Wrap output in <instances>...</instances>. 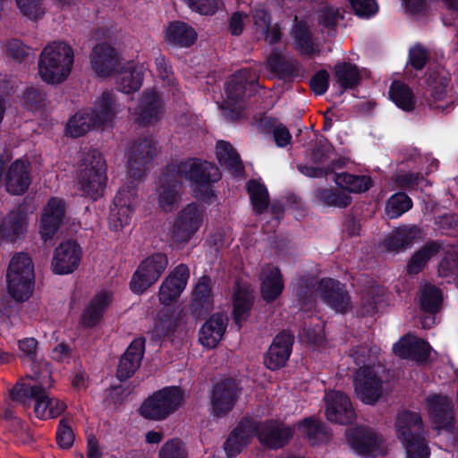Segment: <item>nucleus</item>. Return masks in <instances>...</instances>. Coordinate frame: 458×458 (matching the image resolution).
<instances>
[{
  "label": "nucleus",
  "instance_id": "f257e3e1",
  "mask_svg": "<svg viewBox=\"0 0 458 458\" xmlns=\"http://www.w3.org/2000/svg\"><path fill=\"white\" fill-rule=\"evenodd\" d=\"M184 177L196 185L195 196L205 200L212 190L211 182L221 178L219 169L208 161L189 159L179 165H170L158 178L157 189L160 208L170 212L177 208L180 201V179Z\"/></svg>",
  "mask_w": 458,
  "mask_h": 458
},
{
  "label": "nucleus",
  "instance_id": "f03ea898",
  "mask_svg": "<svg viewBox=\"0 0 458 458\" xmlns=\"http://www.w3.org/2000/svg\"><path fill=\"white\" fill-rule=\"evenodd\" d=\"M294 428L277 421L256 422L243 420L229 435L224 448L229 457H234L246 446L254 434L261 444L270 448L284 446L293 435Z\"/></svg>",
  "mask_w": 458,
  "mask_h": 458
},
{
  "label": "nucleus",
  "instance_id": "7ed1b4c3",
  "mask_svg": "<svg viewBox=\"0 0 458 458\" xmlns=\"http://www.w3.org/2000/svg\"><path fill=\"white\" fill-rule=\"evenodd\" d=\"M51 386L52 377L47 369L41 372L34 370L32 375L27 376L13 386L10 395L13 401L24 404L34 399L37 418L49 420L58 417L65 409L62 401L50 397L47 393Z\"/></svg>",
  "mask_w": 458,
  "mask_h": 458
},
{
  "label": "nucleus",
  "instance_id": "20e7f679",
  "mask_svg": "<svg viewBox=\"0 0 458 458\" xmlns=\"http://www.w3.org/2000/svg\"><path fill=\"white\" fill-rule=\"evenodd\" d=\"M120 111V106L112 91L103 92L89 109L78 111L66 124V132L77 138L93 129L109 127Z\"/></svg>",
  "mask_w": 458,
  "mask_h": 458
},
{
  "label": "nucleus",
  "instance_id": "39448f33",
  "mask_svg": "<svg viewBox=\"0 0 458 458\" xmlns=\"http://www.w3.org/2000/svg\"><path fill=\"white\" fill-rule=\"evenodd\" d=\"M379 348L369 349L360 346L351 357L358 367L354 377V389L357 397L366 404L376 403L383 395L384 389L381 380L374 370L378 362Z\"/></svg>",
  "mask_w": 458,
  "mask_h": 458
},
{
  "label": "nucleus",
  "instance_id": "423d86ee",
  "mask_svg": "<svg viewBox=\"0 0 458 458\" xmlns=\"http://www.w3.org/2000/svg\"><path fill=\"white\" fill-rule=\"evenodd\" d=\"M74 63V52L64 41H52L47 44L38 61L41 80L50 85H57L68 79Z\"/></svg>",
  "mask_w": 458,
  "mask_h": 458
},
{
  "label": "nucleus",
  "instance_id": "0eeeda50",
  "mask_svg": "<svg viewBox=\"0 0 458 458\" xmlns=\"http://www.w3.org/2000/svg\"><path fill=\"white\" fill-rule=\"evenodd\" d=\"M77 180L78 188L85 196L94 200L103 196L107 174L106 161L99 151L93 149L84 154Z\"/></svg>",
  "mask_w": 458,
  "mask_h": 458
},
{
  "label": "nucleus",
  "instance_id": "6e6552de",
  "mask_svg": "<svg viewBox=\"0 0 458 458\" xmlns=\"http://www.w3.org/2000/svg\"><path fill=\"white\" fill-rule=\"evenodd\" d=\"M6 285L10 296L16 301L29 300L35 287V269L32 259L26 253H16L10 260L6 272Z\"/></svg>",
  "mask_w": 458,
  "mask_h": 458
},
{
  "label": "nucleus",
  "instance_id": "1a4fd4ad",
  "mask_svg": "<svg viewBox=\"0 0 458 458\" xmlns=\"http://www.w3.org/2000/svg\"><path fill=\"white\" fill-rule=\"evenodd\" d=\"M184 401L183 392L177 386H167L153 393L140 406L145 419L160 421L174 413Z\"/></svg>",
  "mask_w": 458,
  "mask_h": 458
},
{
  "label": "nucleus",
  "instance_id": "9d476101",
  "mask_svg": "<svg viewBox=\"0 0 458 458\" xmlns=\"http://www.w3.org/2000/svg\"><path fill=\"white\" fill-rule=\"evenodd\" d=\"M139 204L140 199L134 182L123 184L114 199V208L111 209L108 219L110 229L119 232L128 225Z\"/></svg>",
  "mask_w": 458,
  "mask_h": 458
},
{
  "label": "nucleus",
  "instance_id": "9b49d317",
  "mask_svg": "<svg viewBox=\"0 0 458 458\" xmlns=\"http://www.w3.org/2000/svg\"><path fill=\"white\" fill-rule=\"evenodd\" d=\"M168 265L167 257L155 253L140 262L130 282L133 293L142 294L162 276Z\"/></svg>",
  "mask_w": 458,
  "mask_h": 458
},
{
  "label": "nucleus",
  "instance_id": "f8f14e48",
  "mask_svg": "<svg viewBox=\"0 0 458 458\" xmlns=\"http://www.w3.org/2000/svg\"><path fill=\"white\" fill-rule=\"evenodd\" d=\"M164 100L156 89L145 90L139 105L129 107L128 119L140 126H150L157 123L164 114Z\"/></svg>",
  "mask_w": 458,
  "mask_h": 458
},
{
  "label": "nucleus",
  "instance_id": "ddd939ff",
  "mask_svg": "<svg viewBox=\"0 0 458 458\" xmlns=\"http://www.w3.org/2000/svg\"><path fill=\"white\" fill-rule=\"evenodd\" d=\"M349 446L358 454L377 457L387 451V445L382 436L368 427L359 426L349 428L346 432Z\"/></svg>",
  "mask_w": 458,
  "mask_h": 458
},
{
  "label": "nucleus",
  "instance_id": "4468645a",
  "mask_svg": "<svg viewBox=\"0 0 458 458\" xmlns=\"http://www.w3.org/2000/svg\"><path fill=\"white\" fill-rule=\"evenodd\" d=\"M157 154L152 140L145 138L133 142L125 153L127 177L134 181L141 178Z\"/></svg>",
  "mask_w": 458,
  "mask_h": 458
},
{
  "label": "nucleus",
  "instance_id": "2eb2a0df",
  "mask_svg": "<svg viewBox=\"0 0 458 458\" xmlns=\"http://www.w3.org/2000/svg\"><path fill=\"white\" fill-rule=\"evenodd\" d=\"M204 208L195 203L187 205L175 220L171 238L174 243L183 246L191 241L203 224Z\"/></svg>",
  "mask_w": 458,
  "mask_h": 458
},
{
  "label": "nucleus",
  "instance_id": "dca6fc26",
  "mask_svg": "<svg viewBox=\"0 0 458 458\" xmlns=\"http://www.w3.org/2000/svg\"><path fill=\"white\" fill-rule=\"evenodd\" d=\"M327 419L335 423L347 424L355 417L350 398L343 392L329 390L324 396Z\"/></svg>",
  "mask_w": 458,
  "mask_h": 458
},
{
  "label": "nucleus",
  "instance_id": "f3484780",
  "mask_svg": "<svg viewBox=\"0 0 458 458\" xmlns=\"http://www.w3.org/2000/svg\"><path fill=\"white\" fill-rule=\"evenodd\" d=\"M190 277L189 267L184 264L175 267L163 281L158 291L159 301L170 305L184 291Z\"/></svg>",
  "mask_w": 458,
  "mask_h": 458
},
{
  "label": "nucleus",
  "instance_id": "a211bd4d",
  "mask_svg": "<svg viewBox=\"0 0 458 458\" xmlns=\"http://www.w3.org/2000/svg\"><path fill=\"white\" fill-rule=\"evenodd\" d=\"M81 259V247L73 241H66L55 248L51 267L55 274L68 275L79 267Z\"/></svg>",
  "mask_w": 458,
  "mask_h": 458
},
{
  "label": "nucleus",
  "instance_id": "6ab92c4d",
  "mask_svg": "<svg viewBox=\"0 0 458 458\" xmlns=\"http://www.w3.org/2000/svg\"><path fill=\"white\" fill-rule=\"evenodd\" d=\"M239 394V388L232 379L218 383L213 389L210 398V413L221 417L228 413L233 407Z\"/></svg>",
  "mask_w": 458,
  "mask_h": 458
},
{
  "label": "nucleus",
  "instance_id": "aec40b11",
  "mask_svg": "<svg viewBox=\"0 0 458 458\" xmlns=\"http://www.w3.org/2000/svg\"><path fill=\"white\" fill-rule=\"evenodd\" d=\"M93 71L98 77H109L121 66L120 55L109 44L101 43L94 47L90 55Z\"/></svg>",
  "mask_w": 458,
  "mask_h": 458
},
{
  "label": "nucleus",
  "instance_id": "412c9836",
  "mask_svg": "<svg viewBox=\"0 0 458 458\" xmlns=\"http://www.w3.org/2000/svg\"><path fill=\"white\" fill-rule=\"evenodd\" d=\"M65 215L64 199L53 197L43 208L39 232L44 242L51 240L57 232Z\"/></svg>",
  "mask_w": 458,
  "mask_h": 458
},
{
  "label": "nucleus",
  "instance_id": "4be33fe9",
  "mask_svg": "<svg viewBox=\"0 0 458 458\" xmlns=\"http://www.w3.org/2000/svg\"><path fill=\"white\" fill-rule=\"evenodd\" d=\"M426 407L432 425L436 429H445L452 432L454 416L448 397L437 394L430 395L426 401Z\"/></svg>",
  "mask_w": 458,
  "mask_h": 458
},
{
  "label": "nucleus",
  "instance_id": "5701e85b",
  "mask_svg": "<svg viewBox=\"0 0 458 458\" xmlns=\"http://www.w3.org/2000/svg\"><path fill=\"white\" fill-rule=\"evenodd\" d=\"M317 291L323 301L335 311L344 313L349 309V297L338 281L331 278L322 279Z\"/></svg>",
  "mask_w": 458,
  "mask_h": 458
},
{
  "label": "nucleus",
  "instance_id": "b1692460",
  "mask_svg": "<svg viewBox=\"0 0 458 458\" xmlns=\"http://www.w3.org/2000/svg\"><path fill=\"white\" fill-rule=\"evenodd\" d=\"M145 71L146 68L142 64L134 61L127 62L116 75V89L124 94L138 91L142 85Z\"/></svg>",
  "mask_w": 458,
  "mask_h": 458
},
{
  "label": "nucleus",
  "instance_id": "393cba45",
  "mask_svg": "<svg viewBox=\"0 0 458 458\" xmlns=\"http://www.w3.org/2000/svg\"><path fill=\"white\" fill-rule=\"evenodd\" d=\"M255 80L256 74L250 69H242L232 76L231 80L226 83V100L222 106V109L224 110L225 116L231 118L238 116L239 113H237L235 115H231L227 114V111L230 110L233 102L237 101L243 96L245 85L248 83H253Z\"/></svg>",
  "mask_w": 458,
  "mask_h": 458
},
{
  "label": "nucleus",
  "instance_id": "a878e982",
  "mask_svg": "<svg viewBox=\"0 0 458 458\" xmlns=\"http://www.w3.org/2000/svg\"><path fill=\"white\" fill-rule=\"evenodd\" d=\"M293 342V336L286 332H282L275 337L264 359L267 369L276 370L284 366L292 352Z\"/></svg>",
  "mask_w": 458,
  "mask_h": 458
},
{
  "label": "nucleus",
  "instance_id": "bb28decb",
  "mask_svg": "<svg viewBox=\"0 0 458 458\" xmlns=\"http://www.w3.org/2000/svg\"><path fill=\"white\" fill-rule=\"evenodd\" d=\"M113 292L108 289H101L95 293L81 317V324L84 327L97 326L103 317L106 308L112 302Z\"/></svg>",
  "mask_w": 458,
  "mask_h": 458
},
{
  "label": "nucleus",
  "instance_id": "cd10ccee",
  "mask_svg": "<svg viewBox=\"0 0 458 458\" xmlns=\"http://www.w3.org/2000/svg\"><path fill=\"white\" fill-rule=\"evenodd\" d=\"M145 351V340L134 339L119 361L117 377L123 380L131 377L139 369Z\"/></svg>",
  "mask_w": 458,
  "mask_h": 458
},
{
  "label": "nucleus",
  "instance_id": "c85d7f7f",
  "mask_svg": "<svg viewBox=\"0 0 458 458\" xmlns=\"http://www.w3.org/2000/svg\"><path fill=\"white\" fill-rule=\"evenodd\" d=\"M227 327V317L217 313L212 315L201 327L199 333L200 344L208 349L215 348L222 340Z\"/></svg>",
  "mask_w": 458,
  "mask_h": 458
},
{
  "label": "nucleus",
  "instance_id": "c756f323",
  "mask_svg": "<svg viewBox=\"0 0 458 458\" xmlns=\"http://www.w3.org/2000/svg\"><path fill=\"white\" fill-rule=\"evenodd\" d=\"M393 351L401 358L423 361L429 358L432 349L425 341L412 335H407L394 345Z\"/></svg>",
  "mask_w": 458,
  "mask_h": 458
},
{
  "label": "nucleus",
  "instance_id": "7c9ffc66",
  "mask_svg": "<svg viewBox=\"0 0 458 458\" xmlns=\"http://www.w3.org/2000/svg\"><path fill=\"white\" fill-rule=\"evenodd\" d=\"M421 237V232L416 225H403L394 228L384 240L383 247L387 251H400L417 242Z\"/></svg>",
  "mask_w": 458,
  "mask_h": 458
},
{
  "label": "nucleus",
  "instance_id": "2f4dec72",
  "mask_svg": "<svg viewBox=\"0 0 458 458\" xmlns=\"http://www.w3.org/2000/svg\"><path fill=\"white\" fill-rule=\"evenodd\" d=\"M260 292L266 301L276 300L284 290V281L278 267L272 265H266L261 268Z\"/></svg>",
  "mask_w": 458,
  "mask_h": 458
},
{
  "label": "nucleus",
  "instance_id": "473e14b6",
  "mask_svg": "<svg viewBox=\"0 0 458 458\" xmlns=\"http://www.w3.org/2000/svg\"><path fill=\"white\" fill-rule=\"evenodd\" d=\"M395 432L401 442L422 436L423 424L420 415L415 411H403L397 415Z\"/></svg>",
  "mask_w": 458,
  "mask_h": 458
},
{
  "label": "nucleus",
  "instance_id": "72a5a7b5",
  "mask_svg": "<svg viewBox=\"0 0 458 458\" xmlns=\"http://www.w3.org/2000/svg\"><path fill=\"white\" fill-rule=\"evenodd\" d=\"M30 183L29 174V163L18 159L13 162L5 176V187L7 191L13 195L23 194Z\"/></svg>",
  "mask_w": 458,
  "mask_h": 458
},
{
  "label": "nucleus",
  "instance_id": "f704fd0d",
  "mask_svg": "<svg viewBox=\"0 0 458 458\" xmlns=\"http://www.w3.org/2000/svg\"><path fill=\"white\" fill-rule=\"evenodd\" d=\"M165 41L172 46L188 47L197 39L196 31L183 21H171L164 27Z\"/></svg>",
  "mask_w": 458,
  "mask_h": 458
},
{
  "label": "nucleus",
  "instance_id": "c9c22d12",
  "mask_svg": "<svg viewBox=\"0 0 458 458\" xmlns=\"http://www.w3.org/2000/svg\"><path fill=\"white\" fill-rule=\"evenodd\" d=\"M213 304L211 280L204 276L200 277L192 291L191 310L197 316L206 313Z\"/></svg>",
  "mask_w": 458,
  "mask_h": 458
},
{
  "label": "nucleus",
  "instance_id": "e433bc0d",
  "mask_svg": "<svg viewBox=\"0 0 458 458\" xmlns=\"http://www.w3.org/2000/svg\"><path fill=\"white\" fill-rule=\"evenodd\" d=\"M253 289L249 284H237L233 298V318L236 324L245 321L252 308Z\"/></svg>",
  "mask_w": 458,
  "mask_h": 458
},
{
  "label": "nucleus",
  "instance_id": "4c0bfd02",
  "mask_svg": "<svg viewBox=\"0 0 458 458\" xmlns=\"http://www.w3.org/2000/svg\"><path fill=\"white\" fill-rule=\"evenodd\" d=\"M216 154L220 165L227 168L234 177L242 176L243 166L240 157L229 142L217 141Z\"/></svg>",
  "mask_w": 458,
  "mask_h": 458
},
{
  "label": "nucleus",
  "instance_id": "58836bf2",
  "mask_svg": "<svg viewBox=\"0 0 458 458\" xmlns=\"http://www.w3.org/2000/svg\"><path fill=\"white\" fill-rule=\"evenodd\" d=\"M441 245L437 242L426 243L416 251L407 264V272L410 275H417L423 270L427 263L439 251Z\"/></svg>",
  "mask_w": 458,
  "mask_h": 458
},
{
  "label": "nucleus",
  "instance_id": "ea45409f",
  "mask_svg": "<svg viewBox=\"0 0 458 458\" xmlns=\"http://www.w3.org/2000/svg\"><path fill=\"white\" fill-rule=\"evenodd\" d=\"M419 302L423 313H437L443 303L442 292L433 284H425L420 290Z\"/></svg>",
  "mask_w": 458,
  "mask_h": 458
},
{
  "label": "nucleus",
  "instance_id": "a19ab883",
  "mask_svg": "<svg viewBox=\"0 0 458 458\" xmlns=\"http://www.w3.org/2000/svg\"><path fill=\"white\" fill-rule=\"evenodd\" d=\"M256 30L270 44L277 42L281 38V30L277 24L270 25V17L263 9H257L253 13Z\"/></svg>",
  "mask_w": 458,
  "mask_h": 458
},
{
  "label": "nucleus",
  "instance_id": "79ce46f5",
  "mask_svg": "<svg viewBox=\"0 0 458 458\" xmlns=\"http://www.w3.org/2000/svg\"><path fill=\"white\" fill-rule=\"evenodd\" d=\"M333 179L340 188L350 192L360 193L369 190L371 185L370 178L366 175L335 173Z\"/></svg>",
  "mask_w": 458,
  "mask_h": 458
},
{
  "label": "nucleus",
  "instance_id": "37998d69",
  "mask_svg": "<svg viewBox=\"0 0 458 458\" xmlns=\"http://www.w3.org/2000/svg\"><path fill=\"white\" fill-rule=\"evenodd\" d=\"M430 90L434 99L433 107L445 111L448 103H452V97L447 96L448 78L445 75L430 76Z\"/></svg>",
  "mask_w": 458,
  "mask_h": 458
},
{
  "label": "nucleus",
  "instance_id": "c03bdc74",
  "mask_svg": "<svg viewBox=\"0 0 458 458\" xmlns=\"http://www.w3.org/2000/svg\"><path fill=\"white\" fill-rule=\"evenodd\" d=\"M335 78L339 86L345 90L359 84L360 73L355 64L341 63L335 66Z\"/></svg>",
  "mask_w": 458,
  "mask_h": 458
},
{
  "label": "nucleus",
  "instance_id": "a18cd8bd",
  "mask_svg": "<svg viewBox=\"0 0 458 458\" xmlns=\"http://www.w3.org/2000/svg\"><path fill=\"white\" fill-rule=\"evenodd\" d=\"M389 97L399 108L404 111H411L414 108L415 99L412 91L400 81H394L391 84Z\"/></svg>",
  "mask_w": 458,
  "mask_h": 458
},
{
  "label": "nucleus",
  "instance_id": "49530a36",
  "mask_svg": "<svg viewBox=\"0 0 458 458\" xmlns=\"http://www.w3.org/2000/svg\"><path fill=\"white\" fill-rule=\"evenodd\" d=\"M247 189L254 211L262 213L267 208L269 201L267 188L259 181L252 180L249 182Z\"/></svg>",
  "mask_w": 458,
  "mask_h": 458
},
{
  "label": "nucleus",
  "instance_id": "de8ad7c7",
  "mask_svg": "<svg viewBox=\"0 0 458 458\" xmlns=\"http://www.w3.org/2000/svg\"><path fill=\"white\" fill-rule=\"evenodd\" d=\"M300 434L307 437L312 445L327 438V433L319 421L313 418L305 419L298 424Z\"/></svg>",
  "mask_w": 458,
  "mask_h": 458
},
{
  "label": "nucleus",
  "instance_id": "09e8293b",
  "mask_svg": "<svg viewBox=\"0 0 458 458\" xmlns=\"http://www.w3.org/2000/svg\"><path fill=\"white\" fill-rule=\"evenodd\" d=\"M412 207L411 199L404 193H395L392 195L386 205V214L394 219L410 210Z\"/></svg>",
  "mask_w": 458,
  "mask_h": 458
},
{
  "label": "nucleus",
  "instance_id": "8fccbe9b",
  "mask_svg": "<svg viewBox=\"0 0 458 458\" xmlns=\"http://www.w3.org/2000/svg\"><path fill=\"white\" fill-rule=\"evenodd\" d=\"M458 243L455 246L442 247L445 257L438 265V275L442 277H447L456 273L458 269Z\"/></svg>",
  "mask_w": 458,
  "mask_h": 458
},
{
  "label": "nucleus",
  "instance_id": "3c124183",
  "mask_svg": "<svg viewBox=\"0 0 458 458\" xmlns=\"http://www.w3.org/2000/svg\"><path fill=\"white\" fill-rule=\"evenodd\" d=\"M270 125L267 131H271L274 136V140L277 147L284 148L287 146L292 139L288 129L282 124H275L271 118L265 117L259 121V127L261 130H266V127Z\"/></svg>",
  "mask_w": 458,
  "mask_h": 458
},
{
  "label": "nucleus",
  "instance_id": "603ef678",
  "mask_svg": "<svg viewBox=\"0 0 458 458\" xmlns=\"http://www.w3.org/2000/svg\"><path fill=\"white\" fill-rule=\"evenodd\" d=\"M157 458H189L185 443L176 437L165 441L158 451Z\"/></svg>",
  "mask_w": 458,
  "mask_h": 458
},
{
  "label": "nucleus",
  "instance_id": "864d4df0",
  "mask_svg": "<svg viewBox=\"0 0 458 458\" xmlns=\"http://www.w3.org/2000/svg\"><path fill=\"white\" fill-rule=\"evenodd\" d=\"M38 343L34 337L18 341V355L23 362L30 363L35 369Z\"/></svg>",
  "mask_w": 458,
  "mask_h": 458
},
{
  "label": "nucleus",
  "instance_id": "5fc2aeb1",
  "mask_svg": "<svg viewBox=\"0 0 458 458\" xmlns=\"http://www.w3.org/2000/svg\"><path fill=\"white\" fill-rule=\"evenodd\" d=\"M406 458H429L430 451L423 436L402 442Z\"/></svg>",
  "mask_w": 458,
  "mask_h": 458
},
{
  "label": "nucleus",
  "instance_id": "6e6d98bb",
  "mask_svg": "<svg viewBox=\"0 0 458 458\" xmlns=\"http://www.w3.org/2000/svg\"><path fill=\"white\" fill-rule=\"evenodd\" d=\"M316 197L327 206L344 208L351 202V198L344 192H336L333 190H318Z\"/></svg>",
  "mask_w": 458,
  "mask_h": 458
},
{
  "label": "nucleus",
  "instance_id": "4d7b16f0",
  "mask_svg": "<svg viewBox=\"0 0 458 458\" xmlns=\"http://www.w3.org/2000/svg\"><path fill=\"white\" fill-rule=\"evenodd\" d=\"M294 44L297 49L303 54L313 52V46L310 33L305 24L297 23L293 29Z\"/></svg>",
  "mask_w": 458,
  "mask_h": 458
},
{
  "label": "nucleus",
  "instance_id": "13d9d810",
  "mask_svg": "<svg viewBox=\"0 0 458 458\" xmlns=\"http://www.w3.org/2000/svg\"><path fill=\"white\" fill-rule=\"evenodd\" d=\"M177 327L180 328L181 332H185L184 323L172 322L166 316L159 317L155 321L153 334L158 337L168 334H174Z\"/></svg>",
  "mask_w": 458,
  "mask_h": 458
},
{
  "label": "nucleus",
  "instance_id": "bf43d9fd",
  "mask_svg": "<svg viewBox=\"0 0 458 458\" xmlns=\"http://www.w3.org/2000/svg\"><path fill=\"white\" fill-rule=\"evenodd\" d=\"M395 181L397 185L403 188L423 189L428 184L422 176L413 173H400L396 175Z\"/></svg>",
  "mask_w": 458,
  "mask_h": 458
},
{
  "label": "nucleus",
  "instance_id": "052dcab7",
  "mask_svg": "<svg viewBox=\"0 0 458 458\" xmlns=\"http://www.w3.org/2000/svg\"><path fill=\"white\" fill-rule=\"evenodd\" d=\"M19 10L30 19L35 20L43 14L41 0H15Z\"/></svg>",
  "mask_w": 458,
  "mask_h": 458
},
{
  "label": "nucleus",
  "instance_id": "680f3d73",
  "mask_svg": "<svg viewBox=\"0 0 458 458\" xmlns=\"http://www.w3.org/2000/svg\"><path fill=\"white\" fill-rule=\"evenodd\" d=\"M360 17H370L377 12V4L375 0H348Z\"/></svg>",
  "mask_w": 458,
  "mask_h": 458
},
{
  "label": "nucleus",
  "instance_id": "e2e57ef3",
  "mask_svg": "<svg viewBox=\"0 0 458 458\" xmlns=\"http://www.w3.org/2000/svg\"><path fill=\"white\" fill-rule=\"evenodd\" d=\"M193 11L204 14H214L217 9L216 0H184Z\"/></svg>",
  "mask_w": 458,
  "mask_h": 458
},
{
  "label": "nucleus",
  "instance_id": "0e129e2a",
  "mask_svg": "<svg viewBox=\"0 0 458 458\" xmlns=\"http://www.w3.org/2000/svg\"><path fill=\"white\" fill-rule=\"evenodd\" d=\"M312 91L317 95H323L329 86V74L327 71L318 72L310 81Z\"/></svg>",
  "mask_w": 458,
  "mask_h": 458
},
{
  "label": "nucleus",
  "instance_id": "69168bd1",
  "mask_svg": "<svg viewBox=\"0 0 458 458\" xmlns=\"http://www.w3.org/2000/svg\"><path fill=\"white\" fill-rule=\"evenodd\" d=\"M73 439L72 428L64 420H61L56 431L57 444L62 448H69L72 445Z\"/></svg>",
  "mask_w": 458,
  "mask_h": 458
},
{
  "label": "nucleus",
  "instance_id": "338daca9",
  "mask_svg": "<svg viewBox=\"0 0 458 458\" xmlns=\"http://www.w3.org/2000/svg\"><path fill=\"white\" fill-rule=\"evenodd\" d=\"M340 17H342V15L339 8L326 6L321 10L318 19L322 25L331 27L337 22Z\"/></svg>",
  "mask_w": 458,
  "mask_h": 458
},
{
  "label": "nucleus",
  "instance_id": "774afa93",
  "mask_svg": "<svg viewBox=\"0 0 458 458\" xmlns=\"http://www.w3.org/2000/svg\"><path fill=\"white\" fill-rule=\"evenodd\" d=\"M428 60L427 51L420 46H415L410 50V62L415 69H421Z\"/></svg>",
  "mask_w": 458,
  "mask_h": 458
}]
</instances>
